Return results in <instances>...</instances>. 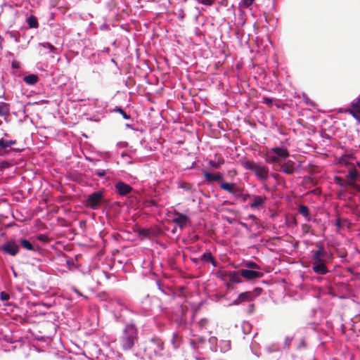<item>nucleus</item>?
<instances>
[{"label":"nucleus","mask_w":360,"mask_h":360,"mask_svg":"<svg viewBox=\"0 0 360 360\" xmlns=\"http://www.w3.org/2000/svg\"><path fill=\"white\" fill-rule=\"evenodd\" d=\"M139 329L134 323H127L118 338V344L124 352L134 353L139 345Z\"/></svg>","instance_id":"obj_1"},{"label":"nucleus","mask_w":360,"mask_h":360,"mask_svg":"<svg viewBox=\"0 0 360 360\" xmlns=\"http://www.w3.org/2000/svg\"><path fill=\"white\" fill-rule=\"evenodd\" d=\"M328 256V252L323 245H319L318 249L313 252L311 255V266L316 274L326 275L328 272L326 266V258Z\"/></svg>","instance_id":"obj_2"},{"label":"nucleus","mask_w":360,"mask_h":360,"mask_svg":"<svg viewBox=\"0 0 360 360\" xmlns=\"http://www.w3.org/2000/svg\"><path fill=\"white\" fill-rule=\"evenodd\" d=\"M290 156L288 148L280 146L269 148L265 153V161L269 164H274L285 160Z\"/></svg>","instance_id":"obj_3"},{"label":"nucleus","mask_w":360,"mask_h":360,"mask_svg":"<svg viewBox=\"0 0 360 360\" xmlns=\"http://www.w3.org/2000/svg\"><path fill=\"white\" fill-rule=\"evenodd\" d=\"M241 165L245 169L254 172L255 175L259 180L266 181L268 179L269 171L266 166L250 160L243 161Z\"/></svg>","instance_id":"obj_4"},{"label":"nucleus","mask_w":360,"mask_h":360,"mask_svg":"<svg viewBox=\"0 0 360 360\" xmlns=\"http://www.w3.org/2000/svg\"><path fill=\"white\" fill-rule=\"evenodd\" d=\"M104 201V191L99 190L89 194L86 200V203L88 207L96 210L101 207Z\"/></svg>","instance_id":"obj_5"},{"label":"nucleus","mask_w":360,"mask_h":360,"mask_svg":"<svg viewBox=\"0 0 360 360\" xmlns=\"http://www.w3.org/2000/svg\"><path fill=\"white\" fill-rule=\"evenodd\" d=\"M1 250L10 256L17 255L20 252L18 241L9 240L4 243L1 247Z\"/></svg>","instance_id":"obj_6"},{"label":"nucleus","mask_w":360,"mask_h":360,"mask_svg":"<svg viewBox=\"0 0 360 360\" xmlns=\"http://www.w3.org/2000/svg\"><path fill=\"white\" fill-rule=\"evenodd\" d=\"M174 217L172 219V221L181 229L185 228L190 222L188 216L185 214L174 210Z\"/></svg>","instance_id":"obj_7"},{"label":"nucleus","mask_w":360,"mask_h":360,"mask_svg":"<svg viewBox=\"0 0 360 360\" xmlns=\"http://www.w3.org/2000/svg\"><path fill=\"white\" fill-rule=\"evenodd\" d=\"M114 188L115 192L121 196L127 195L133 190L132 187L130 185L124 183L122 181H119L117 183H115Z\"/></svg>","instance_id":"obj_8"},{"label":"nucleus","mask_w":360,"mask_h":360,"mask_svg":"<svg viewBox=\"0 0 360 360\" xmlns=\"http://www.w3.org/2000/svg\"><path fill=\"white\" fill-rule=\"evenodd\" d=\"M240 274L246 280L259 278L263 276V273L261 271L247 269H241L240 270Z\"/></svg>","instance_id":"obj_9"},{"label":"nucleus","mask_w":360,"mask_h":360,"mask_svg":"<svg viewBox=\"0 0 360 360\" xmlns=\"http://www.w3.org/2000/svg\"><path fill=\"white\" fill-rule=\"evenodd\" d=\"M19 246L20 245L22 248L26 250L37 252L39 250V246L37 244L32 243L29 239L25 238H20L18 240Z\"/></svg>","instance_id":"obj_10"},{"label":"nucleus","mask_w":360,"mask_h":360,"mask_svg":"<svg viewBox=\"0 0 360 360\" xmlns=\"http://www.w3.org/2000/svg\"><path fill=\"white\" fill-rule=\"evenodd\" d=\"M280 166L281 172L285 174L292 175L295 172V162L292 160H288L287 162L282 163Z\"/></svg>","instance_id":"obj_11"},{"label":"nucleus","mask_w":360,"mask_h":360,"mask_svg":"<svg viewBox=\"0 0 360 360\" xmlns=\"http://www.w3.org/2000/svg\"><path fill=\"white\" fill-rule=\"evenodd\" d=\"M252 200L249 204L252 210H259L260 207L265 203L266 198L262 195H252Z\"/></svg>","instance_id":"obj_12"},{"label":"nucleus","mask_w":360,"mask_h":360,"mask_svg":"<svg viewBox=\"0 0 360 360\" xmlns=\"http://www.w3.org/2000/svg\"><path fill=\"white\" fill-rule=\"evenodd\" d=\"M204 177L205 180L210 183L214 181H222L224 179V176L221 173L217 172L216 174H212L209 172H204Z\"/></svg>","instance_id":"obj_13"},{"label":"nucleus","mask_w":360,"mask_h":360,"mask_svg":"<svg viewBox=\"0 0 360 360\" xmlns=\"http://www.w3.org/2000/svg\"><path fill=\"white\" fill-rule=\"evenodd\" d=\"M252 298V293L251 292H244L238 295L236 300L233 302V304H239L243 302L250 301Z\"/></svg>","instance_id":"obj_14"},{"label":"nucleus","mask_w":360,"mask_h":360,"mask_svg":"<svg viewBox=\"0 0 360 360\" xmlns=\"http://www.w3.org/2000/svg\"><path fill=\"white\" fill-rule=\"evenodd\" d=\"M15 144V140H6L4 139H0V151L4 150V152L7 153V148Z\"/></svg>","instance_id":"obj_15"},{"label":"nucleus","mask_w":360,"mask_h":360,"mask_svg":"<svg viewBox=\"0 0 360 360\" xmlns=\"http://www.w3.org/2000/svg\"><path fill=\"white\" fill-rule=\"evenodd\" d=\"M298 212L299 214L302 215L307 219V221H309L311 220L309 209L307 205H300L298 206Z\"/></svg>","instance_id":"obj_16"},{"label":"nucleus","mask_w":360,"mask_h":360,"mask_svg":"<svg viewBox=\"0 0 360 360\" xmlns=\"http://www.w3.org/2000/svg\"><path fill=\"white\" fill-rule=\"evenodd\" d=\"M23 81L28 85H34L39 81V77L35 74H30L23 77Z\"/></svg>","instance_id":"obj_17"},{"label":"nucleus","mask_w":360,"mask_h":360,"mask_svg":"<svg viewBox=\"0 0 360 360\" xmlns=\"http://www.w3.org/2000/svg\"><path fill=\"white\" fill-rule=\"evenodd\" d=\"M39 46L49 50V53L53 54H58L59 53L58 49L49 42H41Z\"/></svg>","instance_id":"obj_18"},{"label":"nucleus","mask_w":360,"mask_h":360,"mask_svg":"<svg viewBox=\"0 0 360 360\" xmlns=\"http://www.w3.org/2000/svg\"><path fill=\"white\" fill-rule=\"evenodd\" d=\"M10 111L9 104L4 102H0V116L6 117Z\"/></svg>","instance_id":"obj_19"},{"label":"nucleus","mask_w":360,"mask_h":360,"mask_svg":"<svg viewBox=\"0 0 360 360\" xmlns=\"http://www.w3.org/2000/svg\"><path fill=\"white\" fill-rule=\"evenodd\" d=\"M27 22L30 28H37L39 27V22L37 17L33 15H30L27 18Z\"/></svg>","instance_id":"obj_20"},{"label":"nucleus","mask_w":360,"mask_h":360,"mask_svg":"<svg viewBox=\"0 0 360 360\" xmlns=\"http://www.w3.org/2000/svg\"><path fill=\"white\" fill-rule=\"evenodd\" d=\"M346 176L352 181H355L357 179L358 172L353 165L352 167L349 169L348 173L346 175Z\"/></svg>","instance_id":"obj_21"},{"label":"nucleus","mask_w":360,"mask_h":360,"mask_svg":"<svg viewBox=\"0 0 360 360\" xmlns=\"http://www.w3.org/2000/svg\"><path fill=\"white\" fill-rule=\"evenodd\" d=\"M236 186L235 184H231L229 182L222 181L219 185L221 189L226 191L231 194L234 187Z\"/></svg>","instance_id":"obj_22"},{"label":"nucleus","mask_w":360,"mask_h":360,"mask_svg":"<svg viewBox=\"0 0 360 360\" xmlns=\"http://www.w3.org/2000/svg\"><path fill=\"white\" fill-rule=\"evenodd\" d=\"M218 348H219L221 352H226L231 348V342L229 340H221Z\"/></svg>","instance_id":"obj_23"},{"label":"nucleus","mask_w":360,"mask_h":360,"mask_svg":"<svg viewBox=\"0 0 360 360\" xmlns=\"http://www.w3.org/2000/svg\"><path fill=\"white\" fill-rule=\"evenodd\" d=\"M208 343L210 345V348L212 352H217L218 351V342H217V338L214 336H212L208 340Z\"/></svg>","instance_id":"obj_24"},{"label":"nucleus","mask_w":360,"mask_h":360,"mask_svg":"<svg viewBox=\"0 0 360 360\" xmlns=\"http://www.w3.org/2000/svg\"><path fill=\"white\" fill-rule=\"evenodd\" d=\"M240 276H241L240 274V271H231L229 274L230 281L232 283H240L241 281H240Z\"/></svg>","instance_id":"obj_25"},{"label":"nucleus","mask_w":360,"mask_h":360,"mask_svg":"<svg viewBox=\"0 0 360 360\" xmlns=\"http://www.w3.org/2000/svg\"><path fill=\"white\" fill-rule=\"evenodd\" d=\"M212 258H213V256H212V253L210 252H204L200 256V261L204 263H210V261L212 260Z\"/></svg>","instance_id":"obj_26"},{"label":"nucleus","mask_w":360,"mask_h":360,"mask_svg":"<svg viewBox=\"0 0 360 360\" xmlns=\"http://www.w3.org/2000/svg\"><path fill=\"white\" fill-rule=\"evenodd\" d=\"M245 269H254V270H257V271L261 270V268L259 267V266L257 264H256L255 262H252V261L247 262L245 264Z\"/></svg>","instance_id":"obj_27"},{"label":"nucleus","mask_w":360,"mask_h":360,"mask_svg":"<svg viewBox=\"0 0 360 360\" xmlns=\"http://www.w3.org/2000/svg\"><path fill=\"white\" fill-rule=\"evenodd\" d=\"M180 342V337L177 333H174L172 335V338L171 340V343L174 348H176L179 346Z\"/></svg>","instance_id":"obj_28"},{"label":"nucleus","mask_w":360,"mask_h":360,"mask_svg":"<svg viewBox=\"0 0 360 360\" xmlns=\"http://www.w3.org/2000/svg\"><path fill=\"white\" fill-rule=\"evenodd\" d=\"M109 172L108 169H96L94 171V174L99 177H104Z\"/></svg>","instance_id":"obj_29"},{"label":"nucleus","mask_w":360,"mask_h":360,"mask_svg":"<svg viewBox=\"0 0 360 360\" xmlns=\"http://www.w3.org/2000/svg\"><path fill=\"white\" fill-rule=\"evenodd\" d=\"M302 231L304 234H309L314 235L313 232L311 231V227L310 225L307 224H303L301 226Z\"/></svg>","instance_id":"obj_30"},{"label":"nucleus","mask_w":360,"mask_h":360,"mask_svg":"<svg viewBox=\"0 0 360 360\" xmlns=\"http://www.w3.org/2000/svg\"><path fill=\"white\" fill-rule=\"evenodd\" d=\"M243 193V190L236 186L234 187L231 194L236 198H240L242 196V193Z\"/></svg>","instance_id":"obj_31"},{"label":"nucleus","mask_w":360,"mask_h":360,"mask_svg":"<svg viewBox=\"0 0 360 360\" xmlns=\"http://www.w3.org/2000/svg\"><path fill=\"white\" fill-rule=\"evenodd\" d=\"M351 105L352 107V110H360V98H357L354 99L352 101Z\"/></svg>","instance_id":"obj_32"},{"label":"nucleus","mask_w":360,"mask_h":360,"mask_svg":"<svg viewBox=\"0 0 360 360\" xmlns=\"http://www.w3.org/2000/svg\"><path fill=\"white\" fill-rule=\"evenodd\" d=\"M116 111L121 114L124 120H130L131 118V115L124 112V110L120 107L117 108Z\"/></svg>","instance_id":"obj_33"},{"label":"nucleus","mask_w":360,"mask_h":360,"mask_svg":"<svg viewBox=\"0 0 360 360\" xmlns=\"http://www.w3.org/2000/svg\"><path fill=\"white\" fill-rule=\"evenodd\" d=\"M151 342L156 345L157 350L158 352L163 349V343L162 342H160V340H158V339L152 338Z\"/></svg>","instance_id":"obj_34"},{"label":"nucleus","mask_w":360,"mask_h":360,"mask_svg":"<svg viewBox=\"0 0 360 360\" xmlns=\"http://www.w3.org/2000/svg\"><path fill=\"white\" fill-rule=\"evenodd\" d=\"M350 159H352V157H348V156H345V157H341L340 158V164H342V165H345L346 166H349L350 165Z\"/></svg>","instance_id":"obj_35"},{"label":"nucleus","mask_w":360,"mask_h":360,"mask_svg":"<svg viewBox=\"0 0 360 360\" xmlns=\"http://www.w3.org/2000/svg\"><path fill=\"white\" fill-rule=\"evenodd\" d=\"M10 299V295L8 293H7L5 291H1L0 292V300L2 301V302H6V301H8Z\"/></svg>","instance_id":"obj_36"},{"label":"nucleus","mask_w":360,"mask_h":360,"mask_svg":"<svg viewBox=\"0 0 360 360\" xmlns=\"http://www.w3.org/2000/svg\"><path fill=\"white\" fill-rule=\"evenodd\" d=\"M349 112L358 122H360V110H350Z\"/></svg>","instance_id":"obj_37"},{"label":"nucleus","mask_w":360,"mask_h":360,"mask_svg":"<svg viewBox=\"0 0 360 360\" xmlns=\"http://www.w3.org/2000/svg\"><path fill=\"white\" fill-rule=\"evenodd\" d=\"M268 353H272L274 352H279L278 347L275 345L268 346L265 348Z\"/></svg>","instance_id":"obj_38"},{"label":"nucleus","mask_w":360,"mask_h":360,"mask_svg":"<svg viewBox=\"0 0 360 360\" xmlns=\"http://www.w3.org/2000/svg\"><path fill=\"white\" fill-rule=\"evenodd\" d=\"M292 340V337L287 336L284 341V348H288L290 345Z\"/></svg>","instance_id":"obj_39"},{"label":"nucleus","mask_w":360,"mask_h":360,"mask_svg":"<svg viewBox=\"0 0 360 360\" xmlns=\"http://www.w3.org/2000/svg\"><path fill=\"white\" fill-rule=\"evenodd\" d=\"M307 347V345L305 343L304 338H301L300 342L297 345L298 349H305Z\"/></svg>","instance_id":"obj_40"},{"label":"nucleus","mask_w":360,"mask_h":360,"mask_svg":"<svg viewBox=\"0 0 360 360\" xmlns=\"http://www.w3.org/2000/svg\"><path fill=\"white\" fill-rule=\"evenodd\" d=\"M10 166V163L7 161H2L0 162V170H3Z\"/></svg>","instance_id":"obj_41"},{"label":"nucleus","mask_w":360,"mask_h":360,"mask_svg":"<svg viewBox=\"0 0 360 360\" xmlns=\"http://www.w3.org/2000/svg\"><path fill=\"white\" fill-rule=\"evenodd\" d=\"M252 195L250 193H242V196L240 198L243 202H246L249 198H252Z\"/></svg>","instance_id":"obj_42"},{"label":"nucleus","mask_w":360,"mask_h":360,"mask_svg":"<svg viewBox=\"0 0 360 360\" xmlns=\"http://www.w3.org/2000/svg\"><path fill=\"white\" fill-rule=\"evenodd\" d=\"M208 321L207 319H202L198 323V326L200 328H203L207 325Z\"/></svg>","instance_id":"obj_43"},{"label":"nucleus","mask_w":360,"mask_h":360,"mask_svg":"<svg viewBox=\"0 0 360 360\" xmlns=\"http://www.w3.org/2000/svg\"><path fill=\"white\" fill-rule=\"evenodd\" d=\"M263 103L266 104V105H271L273 101H272V98H269V97H264L263 98Z\"/></svg>","instance_id":"obj_44"},{"label":"nucleus","mask_w":360,"mask_h":360,"mask_svg":"<svg viewBox=\"0 0 360 360\" xmlns=\"http://www.w3.org/2000/svg\"><path fill=\"white\" fill-rule=\"evenodd\" d=\"M185 14L184 11L182 8L179 10L178 18L183 20L184 18Z\"/></svg>","instance_id":"obj_45"},{"label":"nucleus","mask_w":360,"mask_h":360,"mask_svg":"<svg viewBox=\"0 0 360 360\" xmlns=\"http://www.w3.org/2000/svg\"><path fill=\"white\" fill-rule=\"evenodd\" d=\"M255 0H243V4L245 6L248 7L254 2Z\"/></svg>","instance_id":"obj_46"},{"label":"nucleus","mask_w":360,"mask_h":360,"mask_svg":"<svg viewBox=\"0 0 360 360\" xmlns=\"http://www.w3.org/2000/svg\"><path fill=\"white\" fill-rule=\"evenodd\" d=\"M335 226L338 229H341L342 227V220L340 218L337 219V220L335 221Z\"/></svg>","instance_id":"obj_47"},{"label":"nucleus","mask_w":360,"mask_h":360,"mask_svg":"<svg viewBox=\"0 0 360 360\" xmlns=\"http://www.w3.org/2000/svg\"><path fill=\"white\" fill-rule=\"evenodd\" d=\"M86 160H89V161H93L94 163V165H97L98 163L101 162V161L100 160H93L91 158H86ZM102 163L106 164V162L103 161V162H102Z\"/></svg>","instance_id":"obj_48"},{"label":"nucleus","mask_w":360,"mask_h":360,"mask_svg":"<svg viewBox=\"0 0 360 360\" xmlns=\"http://www.w3.org/2000/svg\"><path fill=\"white\" fill-rule=\"evenodd\" d=\"M210 165L214 167V168H218L219 167V165H221V162H214L213 161L210 160Z\"/></svg>","instance_id":"obj_49"},{"label":"nucleus","mask_w":360,"mask_h":360,"mask_svg":"<svg viewBox=\"0 0 360 360\" xmlns=\"http://www.w3.org/2000/svg\"><path fill=\"white\" fill-rule=\"evenodd\" d=\"M37 238L41 241H46L47 239V237L44 234H40L38 236Z\"/></svg>","instance_id":"obj_50"},{"label":"nucleus","mask_w":360,"mask_h":360,"mask_svg":"<svg viewBox=\"0 0 360 360\" xmlns=\"http://www.w3.org/2000/svg\"><path fill=\"white\" fill-rule=\"evenodd\" d=\"M210 263H211L214 267H217L218 264L217 262L214 257L212 259V260L210 261Z\"/></svg>","instance_id":"obj_51"},{"label":"nucleus","mask_w":360,"mask_h":360,"mask_svg":"<svg viewBox=\"0 0 360 360\" xmlns=\"http://www.w3.org/2000/svg\"><path fill=\"white\" fill-rule=\"evenodd\" d=\"M191 261L195 263V264H198V262L200 261V258H192L191 259Z\"/></svg>","instance_id":"obj_52"},{"label":"nucleus","mask_w":360,"mask_h":360,"mask_svg":"<svg viewBox=\"0 0 360 360\" xmlns=\"http://www.w3.org/2000/svg\"><path fill=\"white\" fill-rule=\"evenodd\" d=\"M198 339L199 342H200V343H203L206 340V338L204 337H199Z\"/></svg>","instance_id":"obj_53"},{"label":"nucleus","mask_w":360,"mask_h":360,"mask_svg":"<svg viewBox=\"0 0 360 360\" xmlns=\"http://www.w3.org/2000/svg\"><path fill=\"white\" fill-rule=\"evenodd\" d=\"M321 136H322V137H323L324 139H330V136L327 134H326L325 132L321 134Z\"/></svg>","instance_id":"obj_54"},{"label":"nucleus","mask_w":360,"mask_h":360,"mask_svg":"<svg viewBox=\"0 0 360 360\" xmlns=\"http://www.w3.org/2000/svg\"><path fill=\"white\" fill-rule=\"evenodd\" d=\"M12 68H15H15H19V65H18V64L17 63L13 62V63H12Z\"/></svg>","instance_id":"obj_55"},{"label":"nucleus","mask_w":360,"mask_h":360,"mask_svg":"<svg viewBox=\"0 0 360 360\" xmlns=\"http://www.w3.org/2000/svg\"><path fill=\"white\" fill-rule=\"evenodd\" d=\"M74 291L79 296H83V295L76 288H75Z\"/></svg>","instance_id":"obj_56"},{"label":"nucleus","mask_w":360,"mask_h":360,"mask_svg":"<svg viewBox=\"0 0 360 360\" xmlns=\"http://www.w3.org/2000/svg\"><path fill=\"white\" fill-rule=\"evenodd\" d=\"M271 176H272L274 179H275L276 180H277L278 174H271Z\"/></svg>","instance_id":"obj_57"},{"label":"nucleus","mask_w":360,"mask_h":360,"mask_svg":"<svg viewBox=\"0 0 360 360\" xmlns=\"http://www.w3.org/2000/svg\"><path fill=\"white\" fill-rule=\"evenodd\" d=\"M183 321H184V319H183V318L181 317V318L180 319L179 321L178 322V324H181V322H183Z\"/></svg>","instance_id":"obj_58"},{"label":"nucleus","mask_w":360,"mask_h":360,"mask_svg":"<svg viewBox=\"0 0 360 360\" xmlns=\"http://www.w3.org/2000/svg\"><path fill=\"white\" fill-rule=\"evenodd\" d=\"M191 345H193V347L195 346V344L193 340L191 341Z\"/></svg>","instance_id":"obj_59"},{"label":"nucleus","mask_w":360,"mask_h":360,"mask_svg":"<svg viewBox=\"0 0 360 360\" xmlns=\"http://www.w3.org/2000/svg\"><path fill=\"white\" fill-rule=\"evenodd\" d=\"M97 103H98V100H97V99H96V100H94V104L95 105L97 104Z\"/></svg>","instance_id":"obj_60"},{"label":"nucleus","mask_w":360,"mask_h":360,"mask_svg":"<svg viewBox=\"0 0 360 360\" xmlns=\"http://www.w3.org/2000/svg\"><path fill=\"white\" fill-rule=\"evenodd\" d=\"M111 61H112L113 63H115V65H117V62L115 61V59H112V60H111Z\"/></svg>","instance_id":"obj_61"},{"label":"nucleus","mask_w":360,"mask_h":360,"mask_svg":"<svg viewBox=\"0 0 360 360\" xmlns=\"http://www.w3.org/2000/svg\"><path fill=\"white\" fill-rule=\"evenodd\" d=\"M126 127H127V128H132V127H131V126L130 124H126Z\"/></svg>","instance_id":"obj_62"},{"label":"nucleus","mask_w":360,"mask_h":360,"mask_svg":"<svg viewBox=\"0 0 360 360\" xmlns=\"http://www.w3.org/2000/svg\"><path fill=\"white\" fill-rule=\"evenodd\" d=\"M122 157L127 156V157L130 158V157H129V155H127V154H124V153H122Z\"/></svg>","instance_id":"obj_63"},{"label":"nucleus","mask_w":360,"mask_h":360,"mask_svg":"<svg viewBox=\"0 0 360 360\" xmlns=\"http://www.w3.org/2000/svg\"><path fill=\"white\" fill-rule=\"evenodd\" d=\"M129 164H132V163H133V162H132L131 160H129Z\"/></svg>","instance_id":"obj_64"}]
</instances>
